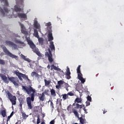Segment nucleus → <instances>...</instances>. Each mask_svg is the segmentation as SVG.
<instances>
[{
    "label": "nucleus",
    "instance_id": "nucleus-1",
    "mask_svg": "<svg viewBox=\"0 0 124 124\" xmlns=\"http://www.w3.org/2000/svg\"><path fill=\"white\" fill-rule=\"evenodd\" d=\"M22 88L24 92H25L27 94L31 96V97H28L26 98V101L28 109H32L31 101H34V97H35L36 90H35V89H33L31 86L28 87L27 86H22Z\"/></svg>",
    "mask_w": 124,
    "mask_h": 124
},
{
    "label": "nucleus",
    "instance_id": "nucleus-2",
    "mask_svg": "<svg viewBox=\"0 0 124 124\" xmlns=\"http://www.w3.org/2000/svg\"><path fill=\"white\" fill-rule=\"evenodd\" d=\"M25 38L28 44L30 46V48L32 49L33 52L35 53L39 57H42V55L40 52H39V50L36 47L35 45L33 43V42L31 40L30 37H26Z\"/></svg>",
    "mask_w": 124,
    "mask_h": 124
},
{
    "label": "nucleus",
    "instance_id": "nucleus-3",
    "mask_svg": "<svg viewBox=\"0 0 124 124\" xmlns=\"http://www.w3.org/2000/svg\"><path fill=\"white\" fill-rule=\"evenodd\" d=\"M1 47L4 53H5L7 56L10 57V58H12V59L18 60V56L14 55L11 52H10L9 50L7 49V48H6L5 46H2Z\"/></svg>",
    "mask_w": 124,
    "mask_h": 124
},
{
    "label": "nucleus",
    "instance_id": "nucleus-4",
    "mask_svg": "<svg viewBox=\"0 0 124 124\" xmlns=\"http://www.w3.org/2000/svg\"><path fill=\"white\" fill-rule=\"evenodd\" d=\"M7 94L8 96V99L12 102V105H16V101L17 100L16 96H13L9 91L7 92Z\"/></svg>",
    "mask_w": 124,
    "mask_h": 124
},
{
    "label": "nucleus",
    "instance_id": "nucleus-5",
    "mask_svg": "<svg viewBox=\"0 0 124 124\" xmlns=\"http://www.w3.org/2000/svg\"><path fill=\"white\" fill-rule=\"evenodd\" d=\"M19 2L18 5L15 6V11L16 12H19V11H21L22 9L23 10L24 8V0H18Z\"/></svg>",
    "mask_w": 124,
    "mask_h": 124
},
{
    "label": "nucleus",
    "instance_id": "nucleus-6",
    "mask_svg": "<svg viewBox=\"0 0 124 124\" xmlns=\"http://www.w3.org/2000/svg\"><path fill=\"white\" fill-rule=\"evenodd\" d=\"M5 43L7 46H10V47H13L15 49L17 48V45L12 41L7 40L5 41Z\"/></svg>",
    "mask_w": 124,
    "mask_h": 124
},
{
    "label": "nucleus",
    "instance_id": "nucleus-7",
    "mask_svg": "<svg viewBox=\"0 0 124 124\" xmlns=\"http://www.w3.org/2000/svg\"><path fill=\"white\" fill-rule=\"evenodd\" d=\"M8 79L9 81H11V82H12V83H13L14 85H15V86H16L17 87L19 86V84H18V83L16 82V78H15L14 77L8 78Z\"/></svg>",
    "mask_w": 124,
    "mask_h": 124
},
{
    "label": "nucleus",
    "instance_id": "nucleus-8",
    "mask_svg": "<svg viewBox=\"0 0 124 124\" xmlns=\"http://www.w3.org/2000/svg\"><path fill=\"white\" fill-rule=\"evenodd\" d=\"M45 56H46V57H48V60L49 62H53L54 60L53 59L52 55H49V53L48 52H46L45 53Z\"/></svg>",
    "mask_w": 124,
    "mask_h": 124
},
{
    "label": "nucleus",
    "instance_id": "nucleus-9",
    "mask_svg": "<svg viewBox=\"0 0 124 124\" xmlns=\"http://www.w3.org/2000/svg\"><path fill=\"white\" fill-rule=\"evenodd\" d=\"M4 11H3V9H1L0 10V11L2 15V16H5V13H6L7 14V13H8V9H7V8H6V7H4ZM5 12V13H4Z\"/></svg>",
    "mask_w": 124,
    "mask_h": 124
},
{
    "label": "nucleus",
    "instance_id": "nucleus-10",
    "mask_svg": "<svg viewBox=\"0 0 124 124\" xmlns=\"http://www.w3.org/2000/svg\"><path fill=\"white\" fill-rule=\"evenodd\" d=\"M17 16H18V18L27 19V15H26L25 14L18 13Z\"/></svg>",
    "mask_w": 124,
    "mask_h": 124
},
{
    "label": "nucleus",
    "instance_id": "nucleus-11",
    "mask_svg": "<svg viewBox=\"0 0 124 124\" xmlns=\"http://www.w3.org/2000/svg\"><path fill=\"white\" fill-rule=\"evenodd\" d=\"M1 78L3 80V81H4L5 83H6V84H8V83H9V81H8V79H7V77H6V76L2 75L1 76Z\"/></svg>",
    "mask_w": 124,
    "mask_h": 124
},
{
    "label": "nucleus",
    "instance_id": "nucleus-12",
    "mask_svg": "<svg viewBox=\"0 0 124 124\" xmlns=\"http://www.w3.org/2000/svg\"><path fill=\"white\" fill-rule=\"evenodd\" d=\"M15 74L18 77V79L20 80V81H23V78H22V73L16 71L15 72Z\"/></svg>",
    "mask_w": 124,
    "mask_h": 124
},
{
    "label": "nucleus",
    "instance_id": "nucleus-13",
    "mask_svg": "<svg viewBox=\"0 0 124 124\" xmlns=\"http://www.w3.org/2000/svg\"><path fill=\"white\" fill-rule=\"evenodd\" d=\"M70 74H71V73H70V70L69 69V68H67L66 70V75L67 76V79H70V78H71V77L70 76Z\"/></svg>",
    "mask_w": 124,
    "mask_h": 124
},
{
    "label": "nucleus",
    "instance_id": "nucleus-14",
    "mask_svg": "<svg viewBox=\"0 0 124 124\" xmlns=\"http://www.w3.org/2000/svg\"><path fill=\"white\" fill-rule=\"evenodd\" d=\"M54 40V37H53V34H52V32H48V41H52V40Z\"/></svg>",
    "mask_w": 124,
    "mask_h": 124
},
{
    "label": "nucleus",
    "instance_id": "nucleus-15",
    "mask_svg": "<svg viewBox=\"0 0 124 124\" xmlns=\"http://www.w3.org/2000/svg\"><path fill=\"white\" fill-rule=\"evenodd\" d=\"M49 48H51V51H55V45L54 42L51 41L50 42Z\"/></svg>",
    "mask_w": 124,
    "mask_h": 124
},
{
    "label": "nucleus",
    "instance_id": "nucleus-16",
    "mask_svg": "<svg viewBox=\"0 0 124 124\" xmlns=\"http://www.w3.org/2000/svg\"><path fill=\"white\" fill-rule=\"evenodd\" d=\"M40 95H41V96H39V99L41 101H44V99H45V94H44V93H42V94H40Z\"/></svg>",
    "mask_w": 124,
    "mask_h": 124
},
{
    "label": "nucleus",
    "instance_id": "nucleus-17",
    "mask_svg": "<svg viewBox=\"0 0 124 124\" xmlns=\"http://www.w3.org/2000/svg\"><path fill=\"white\" fill-rule=\"evenodd\" d=\"M44 82H45V86H46V87H48L49 85L51 84V80H47V79H45Z\"/></svg>",
    "mask_w": 124,
    "mask_h": 124
},
{
    "label": "nucleus",
    "instance_id": "nucleus-18",
    "mask_svg": "<svg viewBox=\"0 0 124 124\" xmlns=\"http://www.w3.org/2000/svg\"><path fill=\"white\" fill-rule=\"evenodd\" d=\"M31 76H32V77H33L34 76H35V77H36V78H39L40 76L36 72H32L31 73Z\"/></svg>",
    "mask_w": 124,
    "mask_h": 124
},
{
    "label": "nucleus",
    "instance_id": "nucleus-19",
    "mask_svg": "<svg viewBox=\"0 0 124 124\" xmlns=\"http://www.w3.org/2000/svg\"><path fill=\"white\" fill-rule=\"evenodd\" d=\"M34 36L35 37H36L37 38H39V35H38V31H37V30L34 29Z\"/></svg>",
    "mask_w": 124,
    "mask_h": 124
},
{
    "label": "nucleus",
    "instance_id": "nucleus-20",
    "mask_svg": "<svg viewBox=\"0 0 124 124\" xmlns=\"http://www.w3.org/2000/svg\"><path fill=\"white\" fill-rule=\"evenodd\" d=\"M34 27L36 29H37L38 30H39L40 29V25L39 24H38V22L37 21H35L34 23Z\"/></svg>",
    "mask_w": 124,
    "mask_h": 124
},
{
    "label": "nucleus",
    "instance_id": "nucleus-21",
    "mask_svg": "<svg viewBox=\"0 0 124 124\" xmlns=\"http://www.w3.org/2000/svg\"><path fill=\"white\" fill-rule=\"evenodd\" d=\"M21 58L22 59H23L26 62H31V59L26 58V56H25V55H22L21 56Z\"/></svg>",
    "mask_w": 124,
    "mask_h": 124
},
{
    "label": "nucleus",
    "instance_id": "nucleus-22",
    "mask_svg": "<svg viewBox=\"0 0 124 124\" xmlns=\"http://www.w3.org/2000/svg\"><path fill=\"white\" fill-rule=\"evenodd\" d=\"M50 93H51V95H52V96H57V93H56V91H55V90L53 89H52L50 90Z\"/></svg>",
    "mask_w": 124,
    "mask_h": 124
},
{
    "label": "nucleus",
    "instance_id": "nucleus-23",
    "mask_svg": "<svg viewBox=\"0 0 124 124\" xmlns=\"http://www.w3.org/2000/svg\"><path fill=\"white\" fill-rule=\"evenodd\" d=\"M0 114L3 118H5V117L6 116V111H5V110H2L1 111Z\"/></svg>",
    "mask_w": 124,
    "mask_h": 124
},
{
    "label": "nucleus",
    "instance_id": "nucleus-24",
    "mask_svg": "<svg viewBox=\"0 0 124 124\" xmlns=\"http://www.w3.org/2000/svg\"><path fill=\"white\" fill-rule=\"evenodd\" d=\"M38 39V42L41 45H43V42L44 41V40L43 39V38H37Z\"/></svg>",
    "mask_w": 124,
    "mask_h": 124
},
{
    "label": "nucleus",
    "instance_id": "nucleus-25",
    "mask_svg": "<svg viewBox=\"0 0 124 124\" xmlns=\"http://www.w3.org/2000/svg\"><path fill=\"white\" fill-rule=\"evenodd\" d=\"M21 76H22V78H23V79H27V80H28V81H30V79H29L28 76L26 75L25 74H22V73H21Z\"/></svg>",
    "mask_w": 124,
    "mask_h": 124
},
{
    "label": "nucleus",
    "instance_id": "nucleus-26",
    "mask_svg": "<svg viewBox=\"0 0 124 124\" xmlns=\"http://www.w3.org/2000/svg\"><path fill=\"white\" fill-rule=\"evenodd\" d=\"M22 116L23 120H27V118L29 117V115H27L24 112L22 113Z\"/></svg>",
    "mask_w": 124,
    "mask_h": 124
},
{
    "label": "nucleus",
    "instance_id": "nucleus-27",
    "mask_svg": "<svg viewBox=\"0 0 124 124\" xmlns=\"http://www.w3.org/2000/svg\"><path fill=\"white\" fill-rule=\"evenodd\" d=\"M19 106L20 107L22 108V106H23V104H24V100L23 99L21 98L19 99Z\"/></svg>",
    "mask_w": 124,
    "mask_h": 124
},
{
    "label": "nucleus",
    "instance_id": "nucleus-28",
    "mask_svg": "<svg viewBox=\"0 0 124 124\" xmlns=\"http://www.w3.org/2000/svg\"><path fill=\"white\" fill-rule=\"evenodd\" d=\"M76 107H75L76 109H82V105H79L78 103L76 104Z\"/></svg>",
    "mask_w": 124,
    "mask_h": 124
},
{
    "label": "nucleus",
    "instance_id": "nucleus-29",
    "mask_svg": "<svg viewBox=\"0 0 124 124\" xmlns=\"http://www.w3.org/2000/svg\"><path fill=\"white\" fill-rule=\"evenodd\" d=\"M51 70H53V69H54V70H58V68L57 66H55L54 64H52L51 65Z\"/></svg>",
    "mask_w": 124,
    "mask_h": 124
},
{
    "label": "nucleus",
    "instance_id": "nucleus-30",
    "mask_svg": "<svg viewBox=\"0 0 124 124\" xmlns=\"http://www.w3.org/2000/svg\"><path fill=\"white\" fill-rule=\"evenodd\" d=\"M78 80H80V79L83 78V75L81 73H78Z\"/></svg>",
    "mask_w": 124,
    "mask_h": 124
},
{
    "label": "nucleus",
    "instance_id": "nucleus-31",
    "mask_svg": "<svg viewBox=\"0 0 124 124\" xmlns=\"http://www.w3.org/2000/svg\"><path fill=\"white\" fill-rule=\"evenodd\" d=\"M21 31L22 33H23V34H25L26 36H27L29 34V33H28V31H27L26 30L24 29H22Z\"/></svg>",
    "mask_w": 124,
    "mask_h": 124
},
{
    "label": "nucleus",
    "instance_id": "nucleus-32",
    "mask_svg": "<svg viewBox=\"0 0 124 124\" xmlns=\"http://www.w3.org/2000/svg\"><path fill=\"white\" fill-rule=\"evenodd\" d=\"M80 68H81V65H79L78 66V67H77V73H81Z\"/></svg>",
    "mask_w": 124,
    "mask_h": 124
},
{
    "label": "nucleus",
    "instance_id": "nucleus-33",
    "mask_svg": "<svg viewBox=\"0 0 124 124\" xmlns=\"http://www.w3.org/2000/svg\"><path fill=\"white\" fill-rule=\"evenodd\" d=\"M75 101H76L77 103H81V102H82V99L77 98L75 100Z\"/></svg>",
    "mask_w": 124,
    "mask_h": 124
},
{
    "label": "nucleus",
    "instance_id": "nucleus-34",
    "mask_svg": "<svg viewBox=\"0 0 124 124\" xmlns=\"http://www.w3.org/2000/svg\"><path fill=\"white\" fill-rule=\"evenodd\" d=\"M63 83H64V81L62 80H60L58 81V85L59 86H62V85H63Z\"/></svg>",
    "mask_w": 124,
    "mask_h": 124
},
{
    "label": "nucleus",
    "instance_id": "nucleus-35",
    "mask_svg": "<svg viewBox=\"0 0 124 124\" xmlns=\"http://www.w3.org/2000/svg\"><path fill=\"white\" fill-rule=\"evenodd\" d=\"M2 0V1L4 3L5 5H6V6H8V1H7V0Z\"/></svg>",
    "mask_w": 124,
    "mask_h": 124
},
{
    "label": "nucleus",
    "instance_id": "nucleus-36",
    "mask_svg": "<svg viewBox=\"0 0 124 124\" xmlns=\"http://www.w3.org/2000/svg\"><path fill=\"white\" fill-rule=\"evenodd\" d=\"M48 102H50V107H51L52 110L54 109V103H53V102L51 100H49Z\"/></svg>",
    "mask_w": 124,
    "mask_h": 124
},
{
    "label": "nucleus",
    "instance_id": "nucleus-37",
    "mask_svg": "<svg viewBox=\"0 0 124 124\" xmlns=\"http://www.w3.org/2000/svg\"><path fill=\"white\" fill-rule=\"evenodd\" d=\"M0 64L4 65V64H5V61L3 60L0 59Z\"/></svg>",
    "mask_w": 124,
    "mask_h": 124
},
{
    "label": "nucleus",
    "instance_id": "nucleus-38",
    "mask_svg": "<svg viewBox=\"0 0 124 124\" xmlns=\"http://www.w3.org/2000/svg\"><path fill=\"white\" fill-rule=\"evenodd\" d=\"M67 110L69 113H71V105H70L67 108Z\"/></svg>",
    "mask_w": 124,
    "mask_h": 124
},
{
    "label": "nucleus",
    "instance_id": "nucleus-39",
    "mask_svg": "<svg viewBox=\"0 0 124 124\" xmlns=\"http://www.w3.org/2000/svg\"><path fill=\"white\" fill-rule=\"evenodd\" d=\"M15 41H16V43H18L19 44H25L24 42L20 40H16Z\"/></svg>",
    "mask_w": 124,
    "mask_h": 124
},
{
    "label": "nucleus",
    "instance_id": "nucleus-40",
    "mask_svg": "<svg viewBox=\"0 0 124 124\" xmlns=\"http://www.w3.org/2000/svg\"><path fill=\"white\" fill-rule=\"evenodd\" d=\"M80 81H81V83L82 84H84V83H85L86 82V79H85L84 78H80L79 79Z\"/></svg>",
    "mask_w": 124,
    "mask_h": 124
},
{
    "label": "nucleus",
    "instance_id": "nucleus-41",
    "mask_svg": "<svg viewBox=\"0 0 124 124\" xmlns=\"http://www.w3.org/2000/svg\"><path fill=\"white\" fill-rule=\"evenodd\" d=\"M67 94H68V95H69V96H74V93H73L72 92H70L68 93Z\"/></svg>",
    "mask_w": 124,
    "mask_h": 124
},
{
    "label": "nucleus",
    "instance_id": "nucleus-42",
    "mask_svg": "<svg viewBox=\"0 0 124 124\" xmlns=\"http://www.w3.org/2000/svg\"><path fill=\"white\" fill-rule=\"evenodd\" d=\"M62 96L63 100H66V93L62 94Z\"/></svg>",
    "mask_w": 124,
    "mask_h": 124
},
{
    "label": "nucleus",
    "instance_id": "nucleus-43",
    "mask_svg": "<svg viewBox=\"0 0 124 124\" xmlns=\"http://www.w3.org/2000/svg\"><path fill=\"white\" fill-rule=\"evenodd\" d=\"M40 124V118H39V116H37V124Z\"/></svg>",
    "mask_w": 124,
    "mask_h": 124
},
{
    "label": "nucleus",
    "instance_id": "nucleus-44",
    "mask_svg": "<svg viewBox=\"0 0 124 124\" xmlns=\"http://www.w3.org/2000/svg\"><path fill=\"white\" fill-rule=\"evenodd\" d=\"M48 93H49V90H46L44 93H44V94H48Z\"/></svg>",
    "mask_w": 124,
    "mask_h": 124
},
{
    "label": "nucleus",
    "instance_id": "nucleus-45",
    "mask_svg": "<svg viewBox=\"0 0 124 124\" xmlns=\"http://www.w3.org/2000/svg\"><path fill=\"white\" fill-rule=\"evenodd\" d=\"M87 100H88V101H92V97L88 95L87 96Z\"/></svg>",
    "mask_w": 124,
    "mask_h": 124
},
{
    "label": "nucleus",
    "instance_id": "nucleus-46",
    "mask_svg": "<svg viewBox=\"0 0 124 124\" xmlns=\"http://www.w3.org/2000/svg\"><path fill=\"white\" fill-rule=\"evenodd\" d=\"M48 55H52V52L51 51V49H50V48H48Z\"/></svg>",
    "mask_w": 124,
    "mask_h": 124
},
{
    "label": "nucleus",
    "instance_id": "nucleus-47",
    "mask_svg": "<svg viewBox=\"0 0 124 124\" xmlns=\"http://www.w3.org/2000/svg\"><path fill=\"white\" fill-rule=\"evenodd\" d=\"M65 88H69V85L68 83H65Z\"/></svg>",
    "mask_w": 124,
    "mask_h": 124
},
{
    "label": "nucleus",
    "instance_id": "nucleus-48",
    "mask_svg": "<svg viewBox=\"0 0 124 124\" xmlns=\"http://www.w3.org/2000/svg\"><path fill=\"white\" fill-rule=\"evenodd\" d=\"M49 124H55V120H52L50 123Z\"/></svg>",
    "mask_w": 124,
    "mask_h": 124
},
{
    "label": "nucleus",
    "instance_id": "nucleus-49",
    "mask_svg": "<svg viewBox=\"0 0 124 124\" xmlns=\"http://www.w3.org/2000/svg\"><path fill=\"white\" fill-rule=\"evenodd\" d=\"M19 25L21 28V29H24V24L21 23H19Z\"/></svg>",
    "mask_w": 124,
    "mask_h": 124
},
{
    "label": "nucleus",
    "instance_id": "nucleus-50",
    "mask_svg": "<svg viewBox=\"0 0 124 124\" xmlns=\"http://www.w3.org/2000/svg\"><path fill=\"white\" fill-rule=\"evenodd\" d=\"M86 106H89V105H90L91 103H90V102L89 101H86Z\"/></svg>",
    "mask_w": 124,
    "mask_h": 124
},
{
    "label": "nucleus",
    "instance_id": "nucleus-51",
    "mask_svg": "<svg viewBox=\"0 0 124 124\" xmlns=\"http://www.w3.org/2000/svg\"><path fill=\"white\" fill-rule=\"evenodd\" d=\"M66 99H70V97H69V96L68 93L66 94Z\"/></svg>",
    "mask_w": 124,
    "mask_h": 124
},
{
    "label": "nucleus",
    "instance_id": "nucleus-52",
    "mask_svg": "<svg viewBox=\"0 0 124 124\" xmlns=\"http://www.w3.org/2000/svg\"><path fill=\"white\" fill-rule=\"evenodd\" d=\"M51 22H48L47 23H46V26H47V27H50V26H51Z\"/></svg>",
    "mask_w": 124,
    "mask_h": 124
},
{
    "label": "nucleus",
    "instance_id": "nucleus-53",
    "mask_svg": "<svg viewBox=\"0 0 124 124\" xmlns=\"http://www.w3.org/2000/svg\"><path fill=\"white\" fill-rule=\"evenodd\" d=\"M12 117L10 116V115L8 116L7 117V122H8V121H9L10 120V118H11Z\"/></svg>",
    "mask_w": 124,
    "mask_h": 124
},
{
    "label": "nucleus",
    "instance_id": "nucleus-54",
    "mask_svg": "<svg viewBox=\"0 0 124 124\" xmlns=\"http://www.w3.org/2000/svg\"><path fill=\"white\" fill-rule=\"evenodd\" d=\"M83 110H84V111L85 114H88V112L87 111V109H86L85 108H83Z\"/></svg>",
    "mask_w": 124,
    "mask_h": 124
},
{
    "label": "nucleus",
    "instance_id": "nucleus-55",
    "mask_svg": "<svg viewBox=\"0 0 124 124\" xmlns=\"http://www.w3.org/2000/svg\"><path fill=\"white\" fill-rule=\"evenodd\" d=\"M102 111H103V114H105L107 112V110H105L104 108V109H102Z\"/></svg>",
    "mask_w": 124,
    "mask_h": 124
},
{
    "label": "nucleus",
    "instance_id": "nucleus-56",
    "mask_svg": "<svg viewBox=\"0 0 124 124\" xmlns=\"http://www.w3.org/2000/svg\"><path fill=\"white\" fill-rule=\"evenodd\" d=\"M56 89H59V88H61V85H58L56 86Z\"/></svg>",
    "mask_w": 124,
    "mask_h": 124
},
{
    "label": "nucleus",
    "instance_id": "nucleus-57",
    "mask_svg": "<svg viewBox=\"0 0 124 124\" xmlns=\"http://www.w3.org/2000/svg\"><path fill=\"white\" fill-rule=\"evenodd\" d=\"M29 65H30V67H31V68H32V64H31V63H30Z\"/></svg>",
    "mask_w": 124,
    "mask_h": 124
},
{
    "label": "nucleus",
    "instance_id": "nucleus-58",
    "mask_svg": "<svg viewBox=\"0 0 124 124\" xmlns=\"http://www.w3.org/2000/svg\"><path fill=\"white\" fill-rule=\"evenodd\" d=\"M51 66H50V65H48L47 66V68H48V69H50Z\"/></svg>",
    "mask_w": 124,
    "mask_h": 124
},
{
    "label": "nucleus",
    "instance_id": "nucleus-59",
    "mask_svg": "<svg viewBox=\"0 0 124 124\" xmlns=\"http://www.w3.org/2000/svg\"><path fill=\"white\" fill-rule=\"evenodd\" d=\"M10 116H11V117H12V116H13V112H12L11 113V114H10Z\"/></svg>",
    "mask_w": 124,
    "mask_h": 124
},
{
    "label": "nucleus",
    "instance_id": "nucleus-60",
    "mask_svg": "<svg viewBox=\"0 0 124 124\" xmlns=\"http://www.w3.org/2000/svg\"><path fill=\"white\" fill-rule=\"evenodd\" d=\"M41 124H45V122L44 121H43V122L41 123Z\"/></svg>",
    "mask_w": 124,
    "mask_h": 124
},
{
    "label": "nucleus",
    "instance_id": "nucleus-61",
    "mask_svg": "<svg viewBox=\"0 0 124 124\" xmlns=\"http://www.w3.org/2000/svg\"><path fill=\"white\" fill-rule=\"evenodd\" d=\"M65 89H66V91L67 92H68V87H66Z\"/></svg>",
    "mask_w": 124,
    "mask_h": 124
},
{
    "label": "nucleus",
    "instance_id": "nucleus-62",
    "mask_svg": "<svg viewBox=\"0 0 124 124\" xmlns=\"http://www.w3.org/2000/svg\"><path fill=\"white\" fill-rule=\"evenodd\" d=\"M13 18V16H11V17H9V18Z\"/></svg>",
    "mask_w": 124,
    "mask_h": 124
},
{
    "label": "nucleus",
    "instance_id": "nucleus-63",
    "mask_svg": "<svg viewBox=\"0 0 124 124\" xmlns=\"http://www.w3.org/2000/svg\"><path fill=\"white\" fill-rule=\"evenodd\" d=\"M75 105V103H74V104H73V106H74Z\"/></svg>",
    "mask_w": 124,
    "mask_h": 124
}]
</instances>
